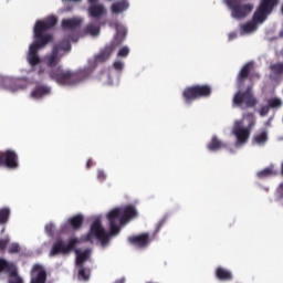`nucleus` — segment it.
<instances>
[{"instance_id": "ddd939ff", "label": "nucleus", "mask_w": 283, "mask_h": 283, "mask_svg": "<svg viewBox=\"0 0 283 283\" xmlns=\"http://www.w3.org/2000/svg\"><path fill=\"white\" fill-rule=\"evenodd\" d=\"M48 281V271L40 263L33 264L31 269L30 283H45Z\"/></svg>"}, {"instance_id": "2eb2a0df", "label": "nucleus", "mask_w": 283, "mask_h": 283, "mask_svg": "<svg viewBox=\"0 0 283 283\" xmlns=\"http://www.w3.org/2000/svg\"><path fill=\"white\" fill-rule=\"evenodd\" d=\"M128 242L137 249H146L149 247V233H142L139 235L128 237Z\"/></svg>"}, {"instance_id": "dca6fc26", "label": "nucleus", "mask_w": 283, "mask_h": 283, "mask_svg": "<svg viewBox=\"0 0 283 283\" xmlns=\"http://www.w3.org/2000/svg\"><path fill=\"white\" fill-rule=\"evenodd\" d=\"M88 17L91 19H101L102 17H105L107 14V9H105V4L97 3V4H91L87 9Z\"/></svg>"}, {"instance_id": "9b49d317", "label": "nucleus", "mask_w": 283, "mask_h": 283, "mask_svg": "<svg viewBox=\"0 0 283 283\" xmlns=\"http://www.w3.org/2000/svg\"><path fill=\"white\" fill-rule=\"evenodd\" d=\"M70 253H72V238H69L67 242L57 238L51 248L50 256L54 258V255H67Z\"/></svg>"}, {"instance_id": "a19ab883", "label": "nucleus", "mask_w": 283, "mask_h": 283, "mask_svg": "<svg viewBox=\"0 0 283 283\" xmlns=\"http://www.w3.org/2000/svg\"><path fill=\"white\" fill-rule=\"evenodd\" d=\"M9 242L10 239H0V251H6V248L8 247Z\"/></svg>"}, {"instance_id": "a211bd4d", "label": "nucleus", "mask_w": 283, "mask_h": 283, "mask_svg": "<svg viewBox=\"0 0 283 283\" xmlns=\"http://www.w3.org/2000/svg\"><path fill=\"white\" fill-rule=\"evenodd\" d=\"M216 277L221 282H231V280H233V273L231 270L219 266L216 269Z\"/></svg>"}, {"instance_id": "f03ea898", "label": "nucleus", "mask_w": 283, "mask_h": 283, "mask_svg": "<svg viewBox=\"0 0 283 283\" xmlns=\"http://www.w3.org/2000/svg\"><path fill=\"white\" fill-rule=\"evenodd\" d=\"M56 23H59L56 15H50L45 20H39L35 22L33 29L34 42L30 45L27 57L29 65L34 66L41 63V57H39V50H43L48 43H52V41H54L52 34L45 32L52 30Z\"/></svg>"}, {"instance_id": "f3484780", "label": "nucleus", "mask_w": 283, "mask_h": 283, "mask_svg": "<svg viewBox=\"0 0 283 283\" xmlns=\"http://www.w3.org/2000/svg\"><path fill=\"white\" fill-rule=\"evenodd\" d=\"M76 277L78 282H90L92 277V269L85 268V265H75Z\"/></svg>"}, {"instance_id": "6e6552de", "label": "nucleus", "mask_w": 283, "mask_h": 283, "mask_svg": "<svg viewBox=\"0 0 283 283\" xmlns=\"http://www.w3.org/2000/svg\"><path fill=\"white\" fill-rule=\"evenodd\" d=\"M280 3V0H261L256 11L253 14L254 23H264L269 14L275 10V6Z\"/></svg>"}, {"instance_id": "09e8293b", "label": "nucleus", "mask_w": 283, "mask_h": 283, "mask_svg": "<svg viewBox=\"0 0 283 283\" xmlns=\"http://www.w3.org/2000/svg\"><path fill=\"white\" fill-rule=\"evenodd\" d=\"M88 6H96L98 0H87Z\"/></svg>"}, {"instance_id": "37998d69", "label": "nucleus", "mask_w": 283, "mask_h": 283, "mask_svg": "<svg viewBox=\"0 0 283 283\" xmlns=\"http://www.w3.org/2000/svg\"><path fill=\"white\" fill-rule=\"evenodd\" d=\"M8 269H10V264H8L6 260L1 259L0 260V271H6Z\"/></svg>"}, {"instance_id": "b1692460", "label": "nucleus", "mask_w": 283, "mask_h": 283, "mask_svg": "<svg viewBox=\"0 0 283 283\" xmlns=\"http://www.w3.org/2000/svg\"><path fill=\"white\" fill-rule=\"evenodd\" d=\"M101 32V27H96L93 23L87 24L82 32L78 33V36H87V34H91V36H98Z\"/></svg>"}, {"instance_id": "39448f33", "label": "nucleus", "mask_w": 283, "mask_h": 283, "mask_svg": "<svg viewBox=\"0 0 283 283\" xmlns=\"http://www.w3.org/2000/svg\"><path fill=\"white\" fill-rule=\"evenodd\" d=\"M223 3H226L231 11L232 19H247L253 11V4L242 3V0H223Z\"/></svg>"}, {"instance_id": "4be33fe9", "label": "nucleus", "mask_w": 283, "mask_h": 283, "mask_svg": "<svg viewBox=\"0 0 283 283\" xmlns=\"http://www.w3.org/2000/svg\"><path fill=\"white\" fill-rule=\"evenodd\" d=\"M122 216L125 224H127L132 218H136V216H138V211H136V207L134 206H126L125 208H122Z\"/></svg>"}, {"instance_id": "c9c22d12", "label": "nucleus", "mask_w": 283, "mask_h": 283, "mask_svg": "<svg viewBox=\"0 0 283 283\" xmlns=\"http://www.w3.org/2000/svg\"><path fill=\"white\" fill-rule=\"evenodd\" d=\"M72 231V217L61 227V233H70Z\"/></svg>"}, {"instance_id": "2f4dec72", "label": "nucleus", "mask_w": 283, "mask_h": 283, "mask_svg": "<svg viewBox=\"0 0 283 283\" xmlns=\"http://www.w3.org/2000/svg\"><path fill=\"white\" fill-rule=\"evenodd\" d=\"M10 220V208H0V224H6Z\"/></svg>"}, {"instance_id": "f8f14e48", "label": "nucleus", "mask_w": 283, "mask_h": 283, "mask_svg": "<svg viewBox=\"0 0 283 283\" xmlns=\"http://www.w3.org/2000/svg\"><path fill=\"white\" fill-rule=\"evenodd\" d=\"M52 81H56L59 85H70L72 83V72L63 71L61 66L48 72Z\"/></svg>"}, {"instance_id": "423d86ee", "label": "nucleus", "mask_w": 283, "mask_h": 283, "mask_svg": "<svg viewBox=\"0 0 283 283\" xmlns=\"http://www.w3.org/2000/svg\"><path fill=\"white\" fill-rule=\"evenodd\" d=\"M107 220L109 222L111 232H105L108 235V241L112 235H118L120 233V227L125 224V219L123 217V208H114L107 214Z\"/></svg>"}, {"instance_id": "f257e3e1", "label": "nucleus", "mask_w": 283, "mask_h": 283, "mask_svg": "<svg viewBox=\"0 0 283 283\" xmlns=\"http://www.w3.org/2000/svg\"><path fill=\"white\" fill-rule=\"evenodd\" d=\"M96 238L102 244V247H107L109 244V234L105 233L101 218H97L91 224L90 231L82 235L81 238L72 239V251L75 253V266H85V262L92 260V248L81 249L76 248L83 242H92V239Z\"/></svg>"}, {"instance_id": "c03bdc74", "label": "nucleus", "mask_w": 283, "mask_h": 283, "mask_svg": "<svg viewBox=\"0 0 283 283\" xmlns=\"http://www.w3.org/2000/svg\"><path fill=\"white\" fill-rule=\"evenodd\" d=\"M113 67H114V70H116L117 72H120V71L123 70V67H124V64H123V62H120V61H116V62H114Z\"/></svg>"}, {"instance_id": "864d4df0", "label": "nucleus", "mask_w": 283, "mask_h": 283, "mask_svg": "<svg viewBox=\"0 0 283 283\" xmlns=\"http://www.w3.org/2000/svg\"><path fill=\"white\" fill-rule=\"evenodd\" d=\"M72 1L75 2V3H78V2H81L83 0H72Z\"/></svg>"}, {"instance_id": "c85d7f7f", "label": "nucleus", "mask_w": 283, "mask_h": 283, "mask_svg": "<svg viewBox=\"0 0 283 283\" xmlns=\"http://www.w3.org/2000/svg\"><path fill=\"white\" fill-rule=\"evenodd\" d=\"M241 120H243V122L247 120L248 129H253V127H255V115L253 113L243 114V119H241Z\"/></svg>"}, {"instance_id": "6ab92c4d", "label": "nucleus", "mask_w": 283, "mask_h": 283, "mask_svg": "<svg viewBox=\"0 0 283 283\" xmlns=\"http://www.w3.org/2000/svg\"><path fill=\"white\" fill-rule=\"evenodd\" d=\"M44 61L48 67H56V65H59V61H61V57L59 56V49L53 48L51 54L46 55Z\"/></svg>"}, {"instance_id": "6e6d98bb", "label": "nucleus", "mask_w": 283, "mask_h": 283, "mask_svg": "<svg viewBox=\"0 0 283 283\" xmlns=\"http://www.w3.org/2000/svg\"><path fill=\"white\" fill-rule=\"evenodd\" d=\"M255 76H256V78H260V74H256Z\"/></svg>"}, {"instance_id": "72a5a7b5", "label": "nucleus", "mask_w": 283, "mask_h": 283, "mask_svg": "<svg viewBox=\"0 0 283 283\" xmlns=\"http://www.w3.org/2000/svg\"><path fill=\"white\" fill-rule=\"evenodd\" d=\"M268 106H270V109H275L277 107H282V99L274 97L268 99Z\"/></svg>"}, {"instance_id": "bb28decb", "label": "nucleus", "mask_w": 283, "mask_h": 283, "mask_svg": "<svg viewBox=\"0 0 283 283\" xmlns=\"http://www.w3.org/2000/svg\"><path fill=\"white\" fill-rule=\"evenodd\" d=\"M85 220V217L83 214H75L72 217V229L73 230H78L81 227H83V222Z\"/></svg>"}, {"instance_id": "7ed1b4c3", "label": "nucleus", "mask_w": 283, "mask_h": 283, "mask_svg": "<svg viewBox=\"0 0 283 283\" xmlns=\"http://www.w3.org/2000/svg\"><path fill=\"white\" fill-rule=\"evenodd\" d=\"M120 41L117 39L113 40L108 45H106L103 50L99 51L97 55L94 57L93 66L85 67L72 74V85H78V83H83L86 78L90 77V74L94 72V67L98 65V63H105L108 61L109 56L114 53L116 48H120Z\"/></svg>"}, {"instance_id": "393cba45", "label": "nucleus", "mask_w": 283, "mask_h": 283, "mask_svg": "<svg viewBox=\"0 0 283 283\" xmlns=\"http://www.w3.org/2000/svg\"><path fill=\"white\" fill-rule=\"evenodd\" d=\"M129 8V2L127 0H120L112 4L111 10L113 14H120V12H125Z\"/></svg>"}, {"instance_id": "1a4fd4ad", "label": "nucleus", "mask_w": 283, "mask_h": 283, "mask_svg": "<svg viewBox=\"0 0 283 283\" xmlns=\"http://www.w3.org/2000/svg\"><path fill=\"white\" fill-rule=\"evenodd\" d=\"M0 167L7 169H19V155L12 149L0 153Z\"/></svg>"}, {"instance_id": "cd10ccee", "label": "nucleus", "mask_w": 283, "mask_h": 283, "mask_svg": "<svg viewBox=\"0 0 283 283\" xmlns=\"http://www.w3.org/2000/svg\"><path fill=\"white\" fill-rule=\"evenodd\" d=\"M83 23V20L77 18H72V41L73 43H76L78 41V38L76 36V28Z\"/></svg>"}, {"instance_id": "412c9836", "label": "nucleus", "mask_w": 283, "mask_h": 283, "mask_svg": "<svg viewBox=\"0 0 283 283\" xmlns=\"http://www.w3.org/2000/svg\"><path fill=\"white\" fill-rule=\"evenodd\" d=\"M53 48L57 49L59 52H70L72 48V34H67L60 43L55 44Z\"/></svg>"}, {"instance_id": "ea45409f", "label": "nucleus", "mask_w": 283, "mask_h": 283, "mask_svg": "<svg viewBox=\"0 0 283 283\" xmlns=\"http://www.w3.org/2000/svg\"><path fill=\"white\" fill-rule=\"evenodd\" d=\"M253 30H255V24H253V23H251V22L245 23V24L243 25V32L249 33V32H253Z\"/></svg>"}, {"instance_id": "5fc2aeb1", "label": "nucleus", "mask_w": 283, "mask_h": 283, "mask_svg": "<svg viewBox=\"0 0 283 283\" xmlns=\"http://www.w3.org/2000/svg\"><path fill=\"white\" fill-rule=\"evenodd\" d=\"M280 189L283 191V182L280 185Z\"/></svg>"}, {"instance_id": "603ef678", "label": "nucleus", "mask_w": 283, "mask_h": 283, "mask_svg": "<svg viewBox=\"0 0 283 283\" xmlns=\"http://www.w3.org/2000/svg\"><path fill=\"white\" fill-rule=\"evenodd\" d=\"M114 283H125V281L124 280H117Z\"/></svg>"}, {"instance_id": "0eeeda50", "label": "nucleus", "mask_w": 283, "mask_h": 283, "mask_svg": "<svg viewBox=\"0 0 283 283\" xmlns=\"http://www.w3.org/2000/svg\"><path fill=\"white\" fill-rule=\"evenodd\" d=\"M251 90H253V85H249L244 92L239 91L235 93L233 97V103L234 105H237V107L247 109L249 107H255L258 105V98L253 96Z\"/></svg>"}, {"instance_id": "e433bc0d", "label": "nucleus", "mask_w": 283, "mask_h": 283, "mask_svg": "<svg viewBox=\"0 0 283 283\" xmlns=\"http://www.w3.org/2000/svg\"><path fill=\"white\" fill-rule=\"evenodd\" d=\"M8 252L11 254L21 253V245H19V243H11L9 245Z\"/></svg>"}, {"instance_id": "aec40b11", "label": "nucleus", "mask_w": 283, "mask_h": 283, "mask_svg": "<svg viewBox=\"0 0 283 283\" xmlns=\"http://www.w3.org/2000/svg\"><path fill=\"white\" fill-rule=\"evenodd\" d=\"M270 78L272 81H277L283 74V62H277L270 65Z\"/></svg>"}, {"instance_id": "c756f323", "label": "nucleus", "mask_w": 283, "mask_h": 283, "mask_svg": "<svg viewBox=\"0 0 283 283\" xmlns=\"http://www.w3.org/2000/svg\"><path fill=\"white\" fill-rule=\"evenodd\" d=\"M266 140H269V134L266 133V130H263L262 133L253 137V143H256V145H264Z\"/></svg>"}, {"instance_id": "5701e85b", "label": "nucleus", "mask_w": 283, "mask_h": 283, "mask_svg": "<svg viewBox=\"0 0 283 283\" xmlns=\"http://www.w3.org/2000/svg\"><path fill=\"white\" fill-rule=\"evenodd\" d=\"M224 147H227V144L222 143L218 136H212L211 140L207 145V149H209V151H219V149H224Z\"/></svg>"}, {"instance_id": "58836bf2", "label": "nucleus", "mask_w": 283, "mask_h": 283, "mask_svg": "<svg viewBox=\"0 0 283 283\" xmlns=\"http://www.w3.org/2000/svg\"><path fill=\"white\" fill-rule=\"evenodd\" d=\"M271 174H273V170L271 168H265V169L259 171L258 176L260 178H266V176H271Z\"/></svg>"}, {"instance_id": "f704fd0d", "label": "nucleus", "mask_w": 283, "mask_h": 283, "mask_svg": "<svg viewBox=\"0 0 283 283\" xmlns=\"http://www.w3.org/2000/svg\"><path fill=\"white\" fill-rule=\"evenodd\" d=\"M44 231L46 233V235H49V238H54V231H56V226H54V223H48L44 227Z\"/></svg>"}, {"instance_id": "4468645a", "label": "nucleus", "mask_w": 283, "mask_h": 283, "mask_svg": "<svg viewBox=\"0 0 283 283\" xmlns=\"http://www.w3.org/2000/svg\"><path fill=\"white\" fill-rule=\"evenodd\" d=\"M253 70V62H248L245 63L240 72L237 75V86L239 90H242L244 87L247 80L250 78V81H253L251 76V71Z\"/></svg>"}, {"instance_id": "7c9ffc66", "label": "nucleus", "mask_w": 283, "mask_h": 283, "mask_svg": "<svg viewBox=\"0 0 283 283\" xmlns=\"http://www.w3.org/2000/svg\"><path fill=\"white\" fill-rule=\"evenodd\" d=\"M62 32H66L67 34H72V19H64L61 22Z\"/></svg>"}, {"instance_id": "20e7f679", "label": "nucleus", "mask_w": 283, "mask_h": 283, "mask_svg": "<svg viewBox=\"0 0 283 283\" xmlns=\"http://www.w3.org/2000/svg\"><path fill=\"white\" fill-rule=\"evenodd\" d=\"M213 93V88L209 84H196L192 86H188L182 92V98L186 105H191L193 101H198L199 98H209Z\"/></svg>"}, {"instance_id": "a18cd8bd", "label": "nucleus", "mask_w": 283, "mask_h": 283, "mask_svg": "<svg viewBox=\"0 0 283 283\" xmlns=\"http://www.w3.org/2000/svg\"><path fill=\"white\" fill-rule=\"evenodd\" d=\"M270 109H271V108H270L269 105L262 106V107L260 108V116H266V114H269Z\"/></svg>"}, {"instance_id": "9d476101", "label": "nucleus", "mask_w": 283, "mask_h": 283, "mask_svg": "<svg viewBox=\"0 0 283 283\" xmlns=\"http://www.w3.org/2000/svg\"><path fill=\"white\" fill-rule=\"evenodd\" d=\"M243 120H235L232 128V134L237 138V145H247L251 138V128L242 127Z\"/></svg>"}, {"instance_id": "de8ad7c7", "label": "nucleus", "mask_w": 283, "mask_h": 283, "mask_svg": "<svg viewBox=\"0 0 283 283\" xmlns=\"http://www.w3.org/2000/svg\"><path fill=\"white\" fill-rule=\"evenodd\" d=\"M96 165V163H94L93 159H88L86 163V168L87 169H92V167H94Z\"/></svg>"}, {"instance_id": "473e14b6", "label": "nucleus", "mask_w": 283, "mask_h": 283, "mask_svg": "<svg viewBox=\"0 0 283 283\" xmlns=\"http://www.w3.org/2000/svg\"><path fill=\"white\" fill-rule=\"evenodd\" d=\"M8 283H24L23 279L19 275L17 270L9 273Z\"/></svg>"}, {"instance_id": "8fccbe9b", "label": "nucleus", "mask_w": 283, "mask_h": 283, "mask_svg": "<svg viewBox=\"0 0 283 283\" xmlns=\"http://www.w3.org/2000/svg\"><path fill=\"white\" fill-rule=\"evenodd\" d=\"M237 36H238V34H235V33H230L229 34L230 41H233V39H235Z\"/></svg>"}, {"instance_id": "3c124183", "label": "nucleus", "mask_w": 283, "mask_h": 283, "mask_svg": "<svg viewBox=\"0 0 283 283\" xmlns=\"http://www.w3.org/2000/svg\"><path fill=\"white\" fill-rule=\"evenodd\" d=\"M0 81H1L2 83H9V82H10V80L3 78V77H0Z\"/></svg>"}, {"instance_id": "a878e982", "label": "nucleus", "mask_w": 283, "mask_h": 283, "mask_svg": "<svg viewBox=\"0 0 283 283\" xmlns=\"http://www.w3.org/2000/svg\"><path fill=\"white\" fill-rule=\"evenodd\" d=\"M48 94H50V87H48V86H38L32 91L31 96L33 98H41L42 96H45Z\"/></svg>"}, {"instance_id": "4c0bfd02", "label": "nucleus", "mask_w": 283, "mask_h": 283, "mask_svg": "<svg viewBox=\"0 0 283 283\" xmlns=\"http://www.w3.org/2000/svg\"><path fill=\"white\" fill-rule=\"evenodd\" d=\"M117 56H119L122 59H126V56H129V48L124 46V48L119 49Z\"/></svg>"}, {"instance_id": "79ce46f5", "label": "nucleus", "mask_w": 283, "mask_h": 283, "mask_svg": "<svg viewBox=\"0 0 283 283\" xmlns=\"http://www.w3.org/2000/svg\"><path fill=\"white\" fill-rule=\"evenodd\" d=\"M107 175H105V171L103 170H98L97 171V179L99 180V182H104V180H106Z\"/></svg>"}, {"instance_id": "49530a36", "label": "nucleus", "mask_w": 283, "mask_h": 283, "mask_svg": "<svg viewBox=\"0 0 283 283\" xmlns=\"http://www.w3.org/2000/svg\"><path fill=\"white\" fill-rule=\"evenodd\" d=\"M165 222H167V219H161L158 223H157V228L155 230V233H158V231H160V229H163V227H165Z\"/></svg>"}]
</instances>
